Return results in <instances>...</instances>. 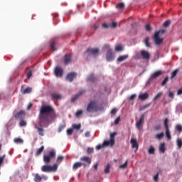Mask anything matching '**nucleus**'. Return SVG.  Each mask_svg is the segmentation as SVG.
Instances as JSON below:
<instances>
[{"instance_id": "obj_5", "label": "nucleus", "mask_w": 182, "mask_h": 182, "mask_svg": "<svg viewBox=\"0 0 182 182\" xmlns=\"http://www.w3.org/2000/svg\"><path fill=\"white\" fill-rule=\"evenodd\" d=\"M117 134V132L112 133L110 134V140L105 141L103 144L105 146H114V137H116Z\"/></svg>"}, {"instance_id": "obj_36", "label": "nucleus", "mask_w": 182, "mask_h": 182, "mask_svg": "<svg viewBox=\"0 0 182 182\" xmlns=\"http://www.w3.org/2000/svg\"><path fill=\"white\" fill-rule=\"evenodd\" d=\"M14 143H16L17 144H22V143H23V140L21 138H16L14 139Z\"/></svg>"}, {"instance_id": "obj_44", "label": "nucleus", "mask_w": 182, "mask_h": 182, "mask_svg": "<svg viewBox=\"0 0 182 182\" xmlns=\"http://www.w3.org/2000/svg\"><path fill=\"white\" fill-rule=\"evenodd\" d=\"M55 46H56V42L53 41L50 44V48L52 49V50H56V48Z\"/></svg>"}, {"instance_id": "obj_31", "label": "nucleus", "mask_w": 182, "mask_h": 182, "mask_svg": "<svg viewBox=\"0 0 182 182\" xmlns=\"http://www.w3.org/2000/svg\"><path fill=\"white\" fill-rule=\"evenodd\" d=\"M43 149H45V147L43 146H42L41 148L37 149V151L36 152V156H39V154H41L42 151H43Z\"/></svg>"}, {"instance_id": "obj_28", "label": "nucleus", "mask_w": 182, "mask_h": 182, "mask_svg": "<svg viewBox=\"0 0 182 182\" xmlns=\"http://www.w3.org/2000/svg\"><path fill=\"white\" fill-rule=\"evenodd\" d=\"M116 8L117 9H119V11H123L124 9V3H119L117 6Z\"/></svg>"}, {"instance_id": "obj_32", "label": "nucleus", "mask_w": 182, "mask_h": 182, "mask_svg": "<svg viewBox=\"0 0 182 182\" xmlns=\"http://www.w3.org/2000/svg\"><path fill=\"white\" fill-rule=\"evenodd\" d=\"M178 73V69L173 70L171 73V79H174V77L177 76Z\"/></svg>"}, {"instance_id": "obj_7", "label": "nucleus", "mask_w": 182, "mask_h": 182, "mask_svg": "<svg viewBox=\"0 0 182 182\" xmlns=\"http://www.w3.org/2000/svg\"><path fill=\"white\" fill-rule=\"evenodd\" d=\"M164 126L166 129V136L168 140H171V134H170V129H168V119H164Z\"/></svg>"}, {"instance_id": "obj_38", "label": "nucleus", "mask_w": 182, "mask_h": 182, "mask_svg": "<svg viewBox=\"0 0 182 182\" xmlns=\"http://www.w3.org/2000/svg\"><path fill=\"white\" fill-rule=\"evenodd\" d=\"M80 127H82V125L80 124H73V129H75V130H80Z\"/></svg>"}, {"instance_id": "obj_1", "label": "nucleus", "mask_w": 182, "mask_h": 182, "mask_svg": "<svg viewBox=\"0 0 182 182\" xmlns=\"http://www.w3.org/2000/svg\"><path fill=\"white\" fill-rule=\"evenodd\" d=\"M56 119V112L55 109L50 105H46V124H50L53 123Z\"/></svg>"}, {"instance_id": "obj_2", "label": "nucleus", "mask_w": 182, "mask_h": 182, "mask_svg": "<svg viewBox=\"0 0 182 182\" xmlns=\"http://www.w3.org/2000/svg\"><path fill=\"white\" fill-rule=\"evenodd\" d=\"M38 126H46V105L42 106L40 109Z\"/></svg>"}, {"instance_id": "obj_37", "label": "nucleus", "mask_w": 182, "mask_h": 182, "mask_svg": "<svg viewBox=\"0 0 182 182\" xmlns=\"http://www.w3.org/2000/svg\"><path fill=\"white\" fill-rule=\"evenodd\" d=\"M104 171L105 174H109V173H110V164H107Z\"/></svg>"}, {"instance_id": "obj_59", "label": "nucleus", "mask_w": 182, "mask_h": 182, "mask_svg": "<svg viewBox=\"0 0 182 182\" xmlns=\"http://www.w3.org/2000/svg\"><path fill=\"white\" fill-rule=\"evenodd\" d=\"M116 113H117V109H116V108L112 109L111 111V114L114 115V114H116Z\"/></svg>"}, {"instance_id": "obj_58", "label": "nucleus", "mask_w": 182, "mask_h": 182, "mask_svg": "<svg viewBox=\"0 0 182 182\" xmlns=\"http://www.w3.org/2000/svg\"><path fill=\"white\" fill-rule=\"evenodd\" d=\"M168 97H171V99H174V92L170 91L168 93Z\"/></svg>"}, {"instance_id": "obj_26", "label": "nucleus", "mask_w": 182, "mask_h": 182, "mask_svg": "<svg viewBox=\"0 0 182 182\" xmlns=\"http://www.w3.org/2000/svg\"><path fill=\"white\" fill-rule=\"evenodd\" d=\"M36 129H37L40 136H43L45 134V129H43V128H41L36 125Z\"/></svg>"}, {"instance_id": "obj_48", "label": "nucleus", "mask_w": 182, "mask_h": 182, "mask_svg": "<svg viewBox=\"0 0 182 182\" xmlns=\"http://www.w3.org/2000/svg\"><path fill=\"white\" fill-rule=\"evenodd\" d=\"M95 151L93 149V148L91 147H88L87 149V154H92V153H93Z\"/></svg>"}, {"instance_id": "obj_12", "label": "nucleus", "mask_w": 182, "mask_h": 182, "mask_svg": "<svg viewBox=\"0 0 182 182\" xmlns=\"http://www.w3.org/2000/svg\"><path fill=\"white\" fill-rule=\"evenodd\" d=\"M54 73L57 77H62L63 76V70L60 67H56Z\"/></svg>"}, {"instance_id": "obj_9", "label": "nucleus", "mask_w": 182, "mask_h": 182, "mask_svg": "<svg viewBox=\"0 0 182 182\" xmlns=\"http://www.w3.org/2000/svg\"><path fill=\"white\" fill-rule=\"evenodd\" d=\"M144 124V114L141 115L139 119L138 122L136 123V127L138 129V130H140L141 127H143V124Z\"/></svg>"}, {"instance_id": "obj_62", "label": "nucleus", "mask_w": 182, "mask_h": 182, "mask_svg": "<svg viewBox=\"0 0 182 182\" xmlns=\"http://www.w3.org/2000/svg\"><path fill=\"white\" fill-rule=\"evenodd\" d=\"M109 24H107V23H104L103 24H102V28H109Z\"/></svg>"}, {"instance_id": "obj_8", "label": "nucleus", "mask_w": 182, "mask_h": 182, "mask_svg": "<svg viewBox=\"0 0 182 182\" xmlns=\"http://www.w3.org/2000/svg\"><path fill=\"white\" fill-rule=\"evenodd\" d=\"M86 53L88 54V56H97L99 55L98 48H87Z\"/></svg>"}, {"instance_id": "obj_14", "label": "nucleus", "mask_w": 182, "mask_h": 182, "mask_svg": "<svg viewBox=\"0 0 182 182\" xmlns=\"http://www.w3.org/2000/svg\"><path fill=\"white\" fill-rule=\"evenodd\" d=\"M80 161H84L87 163V166H90L92 164V159L90 157L84 156L80 159Z\"/></svg>"}, {"instance_id": "obj_50", "label": "nucleus", "mask_w": 182, "mask_h": 182, "mask_svg": "<svg viewBox=\"0 0 182 182\" xmlns=\"http://www.w3.org/2000/svg\"><path fill=\"white\" fill-rule=\"evenodd\" d=\"M145 28H146V31H147L148 32H151V26L150 24H146Z\"/></svg>"}, {"instance_id": "obj_17", "label": "nucleus", "mask_w": 182, "mask_h": 182, "mask_svg": "<svg viewBox=\"0 0 182 182\" xmlns=\"http://www.w3.org/2000/svg\"><path fill=\"white\" fill-rule=\"evenodd\" d=\"M53 100H62V95L54 92L51 94Z\"/></svg>"}, {"instance_id": "obj_15", "label": "nucleus", "mask_w": 182, "mask_h": 182, "mask_svg": "<svg viewBox=\"0 0 182 182\" xmlns=\"http://www.w3.org/2000/svg\"><path fill=\"white\" fill-rule=\"evenodd\" d=\"M76 76H77V74L76 73H70L68 74L66 79L70 82H73V79H75Z\"/></svg>"}, {"instance_id": "obj_47", "label": "nucleus", "mask_w": 182, "mask_h": 182, "mask_svg": "<svg viewBox=\"0 0 182 182\" xmlns=\"http://www.w3.org/2000/svg\"><path fill=\"white\" fill-rule=\"evenodd\" d=\"M127 163H129V161H126L124 164H121L119 168H126L127 167Z\"/></svg>"}, {"instance_id": "obj_64", "label": "nucleus", "mask_w": 182, "mask_h": 182, "mask_svg": "<svg viewBox=\"0 0 182 182\" xmlns=\"http://www.w3.org/2000/svg\"><path fill=\"white\" fill-rule=\"evenodd\" d=\"M177 95H182V88H180V89L178 90Z\"/></svg>"}, {"instance_id": "obj_49", "label": "nucleus", "mask_w": 182, "mask_h": 182, "mask_svg": "<svg viewBox=\"0 0 182 182\" xmlns=\"http://www.w3.org/2000/svg\"><path fill=\"white\" fill-rule=\"evenodd\" d=\"M82 114H83V111H82V110H78V111L75 113L76 117H79L80 116H82Z\"/></svg>"}, {"instance_id": "obj_34", "label": "nucleus", "mask_w": 182, "mask_h": 182, "mask_svg": "<svg viewBox=\"0 0 182 182\" xmlns=\"http://www.w3.org/2000/svg\"><path fill=\"white\" fill-rule=\"evenodd\" d=\"M171 24V21L167 20L164 23L163 26L164 28H168V26H170Z\"/></svg>"}, {"instance_id": "obj_21", "label": "nucleus", "mask_w": 182, "mask_h": 182, "mask_svg": "<svg viewBox=\"0 0 182 182\" xmlns=\"http://www.w3.org/2000/svg\"><path fill=\"white\" fill-rule=\"evenodd\" d=\"M85 90H82L80 92H79L76 95H75L74 97H73L71 99V102H76V100H77V99H79V97H80V96H82V95H83V93H85Z\"/></svg>"}, {"instance_id": "obj_42", "label": "nucleus", "mask_w": 182, "mask_h": 182, "mask_svg": "<svg viewBox=\"0 0 182 182\" xmlns=\"http://www.w3.org/2000/svg\"><path fill=\"white\" fill-rule=\"evenodd\" d=\"M161 95H163L162 92H159L154 97V100H157V99H160L161 97Z\"/></svg>"}, {"instance_id": "obj_53", "label": "nucleus", "mask_w": 182, "mask_h": 182, "mask_svg": "<svg viewBox=\"0 0 182 182\" xmlns=\"http://www.w3.org/2000/svg\"><path fill=\"white\" fill-rule=\"evenodd\" d=\"M159 172L156 173V174L154 176V180L155 182H158L159 181Z\"/></svg>"}, {"instance_id": "obj_55", "label": "nucleus", "mask_w": 182, "mask_h": 182, "mask_svg": "<svg viewBox=\"0 0 182 182\" xmlns=\"http://www.w3.org/2000/svg\"><path fill=\"white\" fill-rule=\"evenodd\" d=\"M19 125L21 126V127L23 126H26V122L24 120L21 119L20 121Z\"/></svg>"}, {"instance_id": "obj_43", "label": "nucleus", "mask_w": 182, "mask_h": 182, "mask_svg": "<svg viewBox=\"0 0 182 182\" xmlns=\"http://www.w3.org/2000/svg\"><path fill=\"white\" fill-rule=\"evenodd\" d=\"M156 151V149H154V147L153 146H150L149 149V154H154V151Z\"/></svg>"}, {"instance_id": "obj_27", "label": "nucleus", "mask_w": 182, "mask_h": 182, "mask_svg": "<svg viewBox=\"0 0 182 182\" xmlns=\"http://www.w3.org/2000/svg\"><path fill=\"white\" fill-rule=\"evenodd\" d=\"M34 181L35 182H41V181H42V177H41V176H39V173H36L34 175Z\"/></svg>"}, {"instance_id": "obj_51", "label": "nucleus", "mask_w": 182, "mask_h": 182, "mask_svg": "<svg viewBox=\"0 0 182 182\" xmlns=\"http://www.w3.org/2000/svg\"><path fill=\"white\" fill-rule=\"evenodd\" d=\"M65 127H66L65 124L60 125L58 127V132L60 133V132H62V130H63V129H65Z\"/></svg>"}, {"instance_id": "obj_29", "label": "nucleus", "mask_w": 182, "mask_h": 182, "mask_svg": "<svg viewBox=\"0 0 182 182\" xmlns=\"http://www.w3.org/2000/svg\"><path fill=\"white\" fill-rule=\"evenodd\" d=\"M87 80L89 82H95L96 80V77H95V75L93 74H90L88 77H87Z\"/></svg>"}, {"instance_id": "obj_3", "label": "nucleus", "mask_w": 182, "mask_h": 182, "mask_svg": "<svg viewBox=\"0 0 182 182\" xmlns=\"http://www.w3.org/2000/svg\"><path fill=\"white\" fill-rule=\"evenodd\" d=\"M86 110L87 113H96L100 110L99 103L96 100H91L87 105Z\"/></svg>"}, {"instance_id": "obj_13", "label": "nucleus", "mask_w": 182, "mask_h": 182, "mask_svg": "<svg viewBox=\"0 0 182 182\" xmlns=\"http://www.w3.org/2000/svg\"><path fill=\"white\" fill-rule=\"evenodd\" d=\"M142 59L145 60H150V53L146 50H142L140 51Z\"/></svg>"}, {"instance_id": "obj_16", "label": "nucleus", "mask_w": 182, "mask_h": 182, "mask_svg": "<svg viewBox=\"0 0 182 182\" xmlns=\"http://www.w3.org/2000/svg\"><path fill=\"white\" fill-rule=\"evenodd\" d=\"M31 92H32V87H26V89H23V85H21V92L22 93V95H26L28 93H31Z\"/></svg>"}, {"instance_id": "obj_25", "label": "nucleus", "mask_w": 182, "mask_h": 182, "mask_svg": "<svg viewBox=\"0 0 182 182\" xmlns=\"http://www.w3.org/2000/svg\"><path fill=\"white\" fill-rule=\"evenodd\" d=\"M128 58H129V55L127 54L121 55L117 59V62H119V63L124 62V60H126V59H127Z\"/></svg>"}, {"instance_id": "obj_35", "label": "nucleus", "mask_w": 182, "mask_h": 182, "mask_svg": "<svg viewBox=\"0 0 182 182\" xmlns=\"http://www.w3.org/2000/svg\"><path fill=\"white\" fill-rule=\"evenodd\" d=\"M175 129L178 133H182V126L181 124H176Z\"/></svg>"}, {"instance_id": "obj_61", "label": "nucleus", "mask_w": 182, "mask_h": 182, "mask_svg": "<svg viewBox=\"0 0 182 182\" xmlns=\"http://www.w3.org/2000/svg\"><path fill=\"white\" fill-rule=\"evenodd\" d=\"M129 99L130 100H134L136 99V94L132 95Z\"/></svg>"}, {"instance_id": "obj_40", "label": "nucleus", "mask_w": 182, "mask_h": 182, "mask_svg": "<svg viewBox=\"0 0 182 182\" xmlns=\"http://www.w3.org/2000/svg\"><path fill=\"white\" fill-rule=\"evenodd\" d=\"M115 50L116 52H122V50H123V47L120 45L116 46Z\"/></svg>"}, {"instance_id": "obj_33", "label": "nucleus", "mask_w": 182, "mask_h": 182, "mask_svg": "<svg viewBox=\"0 0 182 182\" xmlns=\"http://www.w3.org/2000/svg\"><path fill=\"white\" fill-rule=\"evenodd\" d=\"M150 38L146 37L144 40V43L147 48H150Z\"/></svg>"}, {"instance_id": "obj_52", "label": "nucleus", "mask_w": 182, "mask_h": 182, "mask_svg": "<svg viewBox=\"0 0 182 182\" xmlns=\"http://www.w3.org/2000/svg\"><path fill=\"white\" fill-rule=\"evenodd\" d=\"M67 134L68 136H72V134H73V129H68L67 130Z\"/></svg>"}, {"instance_id": "obj_11", "label": "nucleus", "mask_w": 182, "mask_h": 182, "mask_svg": "<svg viewBox=\"0 0 182 182\" xmlns=\"http://www.w3.org/2000/svg\"><path fill=\"white\" fill-rule=\"evenodd\" d=\"M56 157V152L55 150H51L48 152V155L46 156V163H50L51 159Z\"/></svg>"}, {"instance_id": "obj_46", "label": "nucleus", "mask_w": 182, "mask_h": 182, "mask_svg": "<svg viewBox=\"0 0 182 182\" xmlns=\"http://www.w3.org/2000/svg\"><path fill=\"white\" fill-rule=\"evenodd\" d=\"M5 157H6V155L4 154L0 157V167L2 166V163H4V160H5Z\"/></svg>"}, {"instance_id": "obj_20", "label": "nucleus", "mask_w": 182, "mask_h": 182, "mask_svg": "<svg viewBox=\"0 0 182 182\" xmlns=\"http://www.w3.org/2000/svg\"><path fill=\"white\" fill-rule=\"evenodd\" d=\"M25 117V111L21 110L15 115V119H23Z\"/></svg>"}, {"instance_id": "obj_63", "label": "nucleus", "mask_w": 182, "mask_h": 182, "mask_svg": "<svg viewBox=\"0 0 182 182\" xmlns=\"http://www.w3.org/2000/svg\"><path fill=\"white\" fill-rule=\"evenodd\" d=\"M103 146H105L104 144L103 145H97L96 146V149L97 150H100V149H102L103 147Z\"/></svg>"}, {"instance_id": "obj_23", "label": "nucleus", "mask_w": 182, "mask_h": 182, "mask_svg": "<svg viewBox=\"0 0 182 182\" xmlns=\"http://www.w3.org/2000/svg\"><path fill=\"white\" fill-rule=\"evenodd\" d=\"M131 144L132 145V149H139V144L137 143V140L134 139H131Z\"/></svg>"}, {"instance_id": "obj_19", "label": "nucleus", "mask_w": 182, "mask_h": 182, "mask_svg": "<svg viewBox=\"0 0 182 182\" xmlns=\"http://www.w3.org/2000/svg\"><path fill=\"white\" fill-rule=\"evenodd\" d=\"M70 60H72V54L65 55L64 56V63H65V65L69 64Z\"/></svg>"}, {"instance_id": "obj_30", "label": "nucleus", "mask_w": 182, "mask_h": 182, "mask_svg": "<svg viewBox=\"0 0 182 182\" xmlns=\"http://www.w3.org/2000/svg\"><path fill=\"white\" fill-rule=\"evenodd\" d=\"M159 150L161 153H164L166 151V144L164 143L161 144Z\"/></svg>"}, {"instance_id": "obj_57", "label": "nucleus", "mask_w": 182, "mask_h": 182, "mask_svg": "<svg viewBox=\"0 0 182 182\" xmlns=\"http://www.w3.org/2000/svg\"><path fill=\"white\" fill-rule=\"evenodd\" d=\"M62 160H63V156H60L57 158V163H60V161H62Z\"/></svg>"}, {"instance_id": "obj_54", "label": "nucleus", "mask_w": 182, "mask_h": 182, "mask_svg": "<svg viewBox=\"0 0 182 182\" xmlns=\"http://www.w3.org/2000/svg\"><path fill=\"white\" fill-rule=\"evenodd\" d=\"M27 78L28 79H31V77L32 76V71L31 70H28L27 74H26Z\"/></svg>"}, {"instance_id": "obj_45", "label": "nucleus", "mask_w": 182, "mask_h": 182, "mask_svg": "<svg viewBox=\"0 0 182 182\" xmlns=\"http://www.w3.org/2000/svg\"><path fill=\"white\" fill-rule=\"evenodd\" d=\"M177 146L178 147V149H181L182 147V141L181 139H177Z\"/></svg>"}, {"instance_id": "obj_18", "label": "nucleus", "mask_w": 182, "mask_h": 182, "mask_svg": "<svg viewBox=\"0 0 182 182\" xmlns=\"http://www.w3.org/2000/svg\"><path fill=\"white\" fill-rule=\"evenodd\" d=\"M161 75H163L162 70L156 71L151 75V79H157V77H159V76H161Z\"/></svg>"}, {"instance_id": "obj_4", "label": "nucleus", "mask_w": 182, "mask_h": 182, "mask_svg": "<svg viewBox=\"0 0 182 182\" xmlns=\"http://www.w3.org/2000/svg\"><path fill=\"white\" fill-rule=\"evenodd\" d=\"M166 33V29H161L158 31H156L154 35V41L155 42V44L158 46L161 45L163 43V41H164V38H160V35H164Z\"/></svg>"}, {"instance_id": "obj_24", "label": "nucleus", "mask_w": 182, "mask_h": 182, "mask_svg": "<svg viewBox=\"0 0 182 182\" xmlns=\"http://www.w3.org/2000/svg\"><path fill=\"white\" fill-rule=\"evenodd\" d=\"M149 97V93L145 92L144 94L139 95V100H147Z\"/></svg>"}, {"instance_id": "obj_10", "label": "nucleus", "mask_w": 182, "mask_h": 182, "mask_svg": "<svg viewBox=\"0 0 182 182\" xmlns=\"http://www.w3.org/2000/svg\"><path fill=\"white\" fill-rule=\"evenodd\" d=\"M106 59L107 62H112L114 60V53L112 50H108L106 54Z\"/></svg>"}, {"instance_id": "obj_6", "label": "nucleus", "mask_w": 182, "mask_h": 182, "mask_svg": "<svg viewBox=\"0 0 182 182\" xmlns=\"http://www.w3.org/2000/svg\"><path fill=\"white\" fill-rule=\"evenodd\" d=\"M58 167H59L58 164H54L53 166L47 165L46 171L47 173H55V171H58Z\"/></svg>"}, {"instance_id": "obj_22", "label": "nucleus", "mask_w": 182, "mask_h": 182, "mask_svg": "<svg viewBox=\"0 0 182 182\" xmlns=\"http://www.w3.org/2000/svg\"><path fill=\"white\" fill-rule=\"evenodd\" d=\"M82 166H86V164L82 163V162H75L73 166V170H77L80 167H82Z\"/></svg>"}, {"instance_id": "obj_56", "label": "nucleus", "mask_w": 182, "mask_h": 182, "mask_svg": "<svg viewBox=\"0 0 182 182\" xmlns=\"http://www.w3.org/2000/svg\"><path fill=\"white\" fill-rule=\"evenodd\" d=\"M120 123V117H117L114 120V124H119Z\"/></svg>"}, {"instance_id": "obj_39", "label": "nucleus", "mask_w": 182, "mask_h": 182, "mask_svg": "<svg viewBox=\"0 0 182 182\" xmlns=\"http://www.w3.org/2000/svg\"><path fill=\"white\" fill-rule=\"evenodd\" d=\"M164 137V133L161 132L160 134H157L156 135V138L158 139V140H161V139H163Z\"/></svg>"}, {"instance_id": "obj_60", "label": "nucleus", "mask_w": 182, "mask_h": 182, "mask_svg": "<svg viewBox=\"0 0 182 182\" xmlns=\"http://www.w3.org/2000/svg\"><path fill=\"white\" fill-rule=\"evenodd\" d=\"M111 28H117V23L112 22V25L109 26Z\"/></svg>"}, {"instance_id": "obj_41", "label": "nucleus", "mask_w": 182, "mask_h": 182, "mask_svg": "<svg viewBox=\"0 0 182 182\" xmlns=\"http://www.w3.org/2000/svg\"><path fill=\"white\" fill-rule=\"evenodd\" d=\"M167 82H168V77L164 78L161 82V86H166V85H167Z\"/></svg>"}]
</instances>
